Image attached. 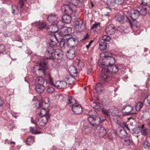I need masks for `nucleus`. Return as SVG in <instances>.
<instances>
[{
    "instance_id": "nucleus-23",
    "label": "nucleus",
    "mask_w": 150,
    "mask_h": 150,
    "mask_svg": "<svg viewBox=\"0 0 150 150\" xmlns=\"http://www.w3.org/2000/svg\"><path fill=\"white\" fill-rule=\"evenodd\" d=\"M68 71L70 75L76 76L78 73V71L74 65H71L69 68Z\"/></svg>"
},
{
    "instance_id": "nucleus-50",
    "label": "nucleus",
    "mask_w": 150,
    "mask_h": 150,
    "mask_svg": "<svg viewBox=\"0 0 150 150\" xmlns=\"http://www.w3.org/2000/svg\"><path fill=\"white\" fill-rule=\"evenodd\" d=\"M103 39L104 41H109L110 40L111 38L108 35H105L103 36Z\"/></svg>"
},
{
    "instance_id": "nucleus-34",
    "label": "nucleus",
    "mask_w": 150,
    "mask_h": 150,
    "mask_svg": "<svg viewBox=\"0 0 150 150\" xmlns=\"http://www.w3.org/2000/svg\"><path fill=\"white\" fill-rule=\"evenodd\" d=\"M106 4L109 6V8L111 9H114L116 4L115 0H107Z\"/></svg>"
},
{
    "instance_id": "nucleus-47",
    "label": "nucleus",
    "mask_w": 150,
    "mask_h": 150,
    "mask_svg": "<svg viewBox=\"0 0 150 150\" xmlns=\"http://www.w3.org/2000/svg\"><path fill=\"white\" fill-rule=\"evenodd\" d=\"M37 128L36 127H34L31 128V131L32 133H34L35 134H39L41 133V132L37 130Z\"/></svg>"
},
{
    "instance_id": "nucleus-31",
    "label": "nucleus",
    "mask_w": 150,
    "mask_h": 150,
    "mask_svg": "<svg viewBox=\"0 0 150 150\" xmlns=\"http://www.w3.org/2000/svg\"><path fill=\"white\" fill-rule=\"evenodd\" d=\"M100 57L104 60H107L109 57L112 56V54L109 52H103L100 55Z\"/></svg>"
},
{
    "instance_id": "nucleus-14",
    "label": "nucleus",
    "mask_w": 150,
    "mask_h": 150,
    "mask_svg": "<svg viewBox=\"0 0 150 150\" xmlns=\"http://www.w3.org/2000/svg\"><path fill=\"white\" fill-rule=\"evenodd\" d=\"M101 72L102 73L100 75V78L102 81L108 82L111 80L112 79L111 77L108 74L105 73L106 72H102V71Z\"/></svg>"
},
{
    "instance_id": "nucleus-29",
    "label": "nucleus",
    "mask_w": 150,
    "mask_h": 150,
    "mask_svg": "<svg viewBox=\"0 0 150 150\" xmlns=\"http://www.w3.org/2000/svg\"><path fill=\"white\" fill-rule=\"evenodd\" d=\"M83 24V22L81 21L77 20L75 23V25L76 26V28H78V29L77 30L79 31H81L84 29V27H82Z\"/></svg>"
},
{
    "instance_id": "nucleus-40",
    "label": "nucleus",
    "mask_w": 150,
    "mask_h": 150,
    "mask_svg": "<svg viewBox=\"0 0 150 150\" xmlns=\"http://www.w3.org/2000/svg\"><path fill=\"white\" fill-rule=\"evenodd\" d=\"M47 51L49 54H52L51 57L50 56V58H47V59H52V58L53 57V55H54V52L56 51V50L54 48V47H48Z\"/></svg>"
},
{
    "instance_id": "nucleus-9",
    "label": "nucleus",
    "mask_w": 150,
    "mask_h": 150,
    "mask_svg": "<svg viewBox=\"0 0 150 150\" xmlns=\"http://www.w3.org/2000/svg\"><path fill=\"white\" fill-rule=\"evenodd\" d=\"M97 130V136L99 137H103L107 133L106 129L100 125L96 126Z\"/></svg>"
},
{
    "instance_id": "nucleus-55",
    "label": "nucleus",
    "mask_w": 150,
    "mask_h": 150,
    "mask_svg": "<svg viewBox=\"0 0 150 150\" xmlns=\"http://www.w3.org/2000/svg\"><path fill=\"white\" fill-rule=\"evenodd\" d=\"M52 65L54 68H57L58 67V63L57 62L55 61L52 62Z\"/></svg>"
},
{
    "instance_id": "nucleus-33",
    "label": "nucleus",
    "mask_w": 150,
    "mask_h": 150,
    "mask_svg": "<svg viewBox=\"0 0 150 150\" xmlns=\"http://www.w3.org/2000/svg\"><path fill=\"white\" fill-rule=\"evenodd\" d=\"M116 20L121 24H123L126 22V20H128V19L124 16L120 15L117 17Z\"/></svg>"
},
{
    "instance_id": "nucleus-64",
    "label": "nucleus",
    "mask_w": 150,
    "mask_h": 150,
    "mask_svg": "<svg viewBox=\"0 0 150 150\" xmlns=\"http://www.w3.org/2000/svg\"><path fill=\"white\" fill-rule=\"evenodd\" d=\"M93 42V40H91L88 43V44L87 45H86V47H89L92 42Z\"/></svg>"
},
{
    "instance_id": "nucleus-38",
    "label": "nucleus",
    "mask_w": 150,
    "mask_h": 150,
    "mask_svg": "<svg viewBox=\"0 0 150 150\" xmlns=\"http://www.w3.org/2000/svg\"><path fill=\"white\" fill-rule=\"evenodd\" d=\"M117 123L120 127L123 128V129H124V128H125L129 131H130L126 122L123 121L119 122L117 120Z\"/></svg>"
},
{
    "instance_id": "nucleus-11",
    "label": "nucleus",
    "mask_w": 150,
    "mask_h": 150,
    "mask_svg": "<svg viewBox=\"0 0 150 150\" xmlns=\"http://www.w3.org/2000/svg\"><path fill=\"white\" fill-rule=\"evenodd\" d=\"M72 110L76 114H81L83 110L81 105L78 103H74L72 106Z\"/></svg>"
},
{
    "instance_id": "nucleus-22",
    "label": "nucleus",
    "mask_w": 150,
    "mask_h": 150,
    "mask_svg": "<svg viewBox=\"0 0 150 150\" xmlns=\"http://www.w3.org/2000/svg\"><path fill=\"white\" fill-rule=\"evenodd\" d=\"M67 36H69V38H68L69 39V40L67 42L73 45H72V47H75L78 43L79 41L77 39L75 38L72 37L71 35H70Z\"/></svg>"
},
{
    "instance_id": "nucleus-39",
    "label": "nucleus",
    "mask_w": 150,
    "mask_h": 150,
    "mask_svg": "<svg viewBox=\"0 0 150 150\" xmlns=\"http://www.w3.org/2000/svg\"><path fill=\"white\" fill-rule=\"evenodd\" d=\"M38 115L40 116H46L47 115H50L49 114V112H47L45 108H42L40 110V113L38 114Z\"/></svg>"
},
{
    "instance_id": "nucleus-32",
    "label": "nucleus",
    "mask_w": 150,
    "mask_h": 150,
    "mask_svg": "<svg viewBox=\"0 0 150 150\" xmlns=\"http://www.w3.org/2000/svg\"><path fill=\"white\" fill-rule=\"evenodd\" d=\"M58 19V16L55 14H51L47 17L48 21L50 23L54 22L57 21Z\"/></svg>"
},
{
    "instance_id": "nucleus-28",
    "label": "nucleus",
    "mask_w": 150,
    "mask_h": 150,
    "mask_svg": "<svg viewBox=\"0 0 150 150\" xmlns=\"http://www.w3.org/2000/svg\"><path fill=\"white\" fill-rule=\"evenodd\" d=\"M45 87L43 84L36 85L35 88L36 91L38 93H42L45 90Z\"/></svg>"
},
{
    "instance_id": "nucleus-6",
    "label": "nucleus",
    "mask_w": 150,
    "mask_h": 150,
    "mask_svg": "<svg viewBox=\"0 0 150 150\" xmlns=\"http://www.w3.org/2000/svg\"><path fill=\"white\" fill-rule=\"evenodd\" d=\"M118 68L117 66L112 65L108 66L106 68L102 69L101 71L102 72H107V73L115 74L118 72Z\"/></svg>"
},
{
    "instance_id": "nucleus-49",
    "label": "nucleus",
    "mask_w": 150,
    "mask_h": 150,
    "mask_svg": "<svg viewBox=\"0 0 150 150\" xmlns=\"http://www.w3.org/2000/svg\"><path fill=\"white\" fill-rule=\"evenodd\" d=\"M116 4L117 5H121L123 4L127 0H115Z\"/></svg>"
},
{
    "instance_id": "nucleus-48",
    "label": "nucleus",
    "mask_w": 150,
    "mask_h": 150,
    "mask_svg": "<svg viewBox=\"0 0 150 150\" xmlns=\"http://www.w3.org/2000/svg\"><path fill=\"white\" fill-rule=\"evenodd\" d=\"M141 128V126L134 128L133 130L134 132L136 134H138L140 132Z\"/></svg>"
},
{
    "instance_id": "nucleus-62",
    "label": "nucleus",
    "mask_w": 150,
    "mask_h": 150,
    "mask_svg": "<svg viewBox=\"0 0 150 150\" xmlns=\"http://www.w3.org/2000/svg\"><path fill=\"white\" fill-rule=\"evenodd\" d=\"M87 73L88 74H91L92 73V69H88L87 71Z\"/></svg>"
},
{
    "instance_id": "nucleus-30",
    "label": "nucleus",
    "mask_w": 150,
    "mask_h": 150,
    "mask_svg": "<svg viewBox=\"0 0 150 150\" xmlns=\"http://www.w3.org/2000/svg\"><path fill=\"white\" fill-rule=\"evenodd\" d=\"M119 136L121 139L128 137L127 133L125 129H120L118 132Z\"/></svg>"
},
{
    "instance_id": "nucleus-42",
    "label": "nucleus",
    "mask_w": 150,
    "mask_h": 150,
    "mask_svg": "<svg viewBox=\"0 0 150 150\" xmlns=\"http://www.w3.org/2000/svg\"><path fill=\"white\" fill-rule=\"evenodd\" d=\"M143 105L142 103L141 102H139L136 103L135 107L136 111H140L143 107Z\"/></svg>"
},
{
    "instance_id": "nucleus-26",
    "label": "nucleus",
    "mask_w": 150,
    "mask_h": 150,
    "mask_svg": "<svg viewBox=\"0 0 150 150\" xmlns=\"http://www.w3.org/2000/svg\"><path fill=\"white\" fill-rule=\"evenodd\" d=\"M75 76L71 75H67L66 76L65 80L67 83H68L69 84H72L75 82V79L74 77Z\"/></svg>"
},
{
    "instance_id": "nucleus-18",
    "label": "nucleus",
    "mask_w": 150,
    "mask_h": 150,
    "mask_svg": "<svg viewBox=\"0 0 150 150\" xmlns=\"http://www.w3.org/2000/svg\"><path fill=\"white\" fill-rule=\"evenodd\" d=\"M75 49L74 47H71V48L68 50L66 53V55L67 58L70 59H73L75 56Z\"/></svg>"
},
{
    "instance_id": "nucleus-17",
    "label": "nucleus",
    "mask_w": 150,
    "mask_h": 150,
    "mask_svg": "<svg viewBox=\"0 0 150 150\" xmlns=\"http://www.w3.org/2000/svg\"><path fill=\"white\" fill-rule=\"evenodd\" d=\"M63 57V53L60 49H57L54 53V55L52 58V59H61Z\"/></svg>"
},
{
    "instance_id": "nucleus-41",
    "label": "nucleus",
    "mask_w": 150,
    "mask_h": 150,
    "mask_svg": "<svg viewBox=\"0 0 150 150\" xmlns=\"http://www.w3.org/2000/svg\"><path fill=\"white\" fill-rule=\"evenodd\" d=\"M12 13L15 15L18 13V6L16 5H12Z\"/></svg>"
},
{
    "instance_id": "nucleus-27",
    "label": "nucleus",
    "mask_w": 150,
    "mask_h": 150,
    "mask_svg": "<svg viewBox=\"0 0 150 150\" xmlns=\"http://www.w3.org/2000/svg\"><path fill=\"white\" fill-rule=\"evenodd\" d=\"M70 15L67 14L63 15L62 17V22L66 23H70L71 20V18Z\"/></svg>"
},
{
    "instance_id": "nucleus-46",
    "label": "nucleus",
    "mask_w": 150,
    "mask_h": 150,
    "mask_svg": "<svg viewBox=\"0 0 150 150\" xmlns=\"http://www.w3.org/2000/svg\"><path fill=\"white\" fill-rule=\"evenodd\" d=\"M140 6H150L147 0H142V2Z\"/></svg>"
},
{
    "instance_id": "nucleus-54",
    "label": "nucleus",
    "mask_w": 150,
    "mask_h": 150,
    "mask_svg": "<svg viewBox=\"0 0 150 150\" xmlns=\"http://www.w3.org/2000/svg\"><path fill=\"white\" fill-rule=\"evenodd\" d=\"M54 90V88L52 87H49L48 88L47 91L49 93H51L53 92Z\"/></svg>"
},
{
    "instance_id": "nucleus-36",
    "label": "nucleus",
    "mask_w": 150,
    "mask_h": 150,
    "mask_svg": "<svg viewBox=\"0 0 150 150\" xmlns=\"http://www.w3.org/2000/svg\"><path fill=\"white\" fill-rule=\"evenodd\" d=\"M105 60H100L98 62V64L99 66L100 67H103V68H106V67H108V64L106 62H105Z\"/></svg>"
},
{
    "instance_id": "nucleus-51",
    "label": "nucleus",
    "mask_w": 150,
    "mask_h": 150,
    "mask_svg": "<svg viewBox=\"0 0 150 150\" xmlns=\"http://www.w3.org/2000/svg\"><path fill=\"white\" fill-rule=\"evenodd\" d=\"M18 4L21 8H23L24 6V3L23 0H19Z\"/></svg>"
},
{
    "instance_id": "nucleus-37",
    "label": "nucleus",
    "mask_w": 150,
    "mask_h": 150,
    "mask_svg": "<svg viewBox=\"0 0 150 150\" xmlns=\"http://www.w3.org/2000/svg\"><path fill=\"white\" fill-rule=\"evenodd\" d=\"M106 62L108 64V66H110L113 65L115 63V58L111 56L107 59Z\"/></svg>"
},
{
    "instance_id": "nucleus-60",
    "label": "nucleus",
    "mask_w": 150,
    "mask_h": 150,
    "mask_svg": "<svg viewBox=\"0 0 150 150\" xmlns=\"http://www.w3.org/2000/svg\"><path fill=\"white\" fill-rule=\"evenodd\" d=\"M46 29H47V31L49 32H50L51 31H52L51 30H50V29L52 28V26H47L46 25V27H45Z\"/></svg>"
},
{
    "instance_id": "nucleus-13",
    "label": "nucleus",
    "mask_w": 150,
    "mask_h": 150,
    "mask_svg": "<svg viewBox=\"0 0 150 150\" xmlns=\"http://www.w3.org/2000/svg\"><path fill=\"white\" fill-rule=\"evenodd\" d=\"M93 108L98 111L101 110L102 112L107 116H110L112 114L111 112L109 110L104 108L101 109L100 106L97 104H95L93 107Z\"/></svg>"
},
{
    "instance_id": "nucleus-20",
    "label": "nucleus",
    "mask_w": 150,
    "mask_h": 150,
    "mask_svg": "<svg viewBox=\"0 0 150 150\" xmlns=\"http://www.w3.org/2000/svg\"><path fill=\"white\" fill-rule=\"evenodd\" d=\"M138 9L141 15H145L148 12L150 11V7L146 6H140Z\"/></svg>"
},
{
    "instance_id": "nucleus-52",
    "label": "nucleus",
    "mask_w": 150,
    "mask_h": 150,
    "mask_svg": "<svg viewBox=\"0 0 150 150\" xmlns=\"http://www.w3.org/2000/svg\"><path fill=\"white\" fill-rule=\"evenodd\" d=\"M150 143L149 142L145 140L144 142V146L145 148H147L150 146Z\"/></svg>"
},
{
    "instance_id": "nucleus-57",
    "label": "nucleus",
    "mask_w": 150,
    "mask_h": 150,
    "mask_svg": "<svg viewBox=\"0 0 150 150\" xmlns=\"http://www.w3.org/2000/svg\"><path fill=\"white\" fill-rule=\"evenodd\" d=\"M146 101L147 103V105H150V94H149L147 96Z\"/></svg>"
},
{
    "instance_id": "nucleus-4",
    "label": "nucleus",
    "mask_w": 150,
    "mask_h": 150,
    "mask_svg": "<svg viewBox=\"0 0 150 150\" xmlns=\"http://www.w3.org/2000/svg\"><path fill=\"white\" fill-rule=\"evenodd\" d=\"M47 76L48 79V82L51 86H53L59 88H63V87L61 85V83H63L64 84H66V82L64 81H57L55 83H54L52 79L50 74H48Z\"/></svg>"
},
{
    "instance_id": "nucleus-10",
    "label": "nucleus",
    "mask_w": 150,
    "mask_h": 150,
    "mask_svg": "<svg viewBox=\"0 0 150 150\" xmlns=\"http://www.w3.org/2000/svg\"><path fill=\"white\" fill-rule=\"evenodd\" d=\"M73 7L70 5L65 4L62 7L61 10L62 12L65 13L66 14L71 15L73 12L72 8Z\"/></svg>"
},
{
    "instance_id": "nucleus-21",
    "label": "nucleus",
    "mask_w": 150,
    "mask_h": 150,
    "mask_svg": "<svg viewBox=\"0 0 150 150\" xmlns=\"http://www.w3.org/2000/svg\"><path fill=\"white\" fill-rule=\"evenodd\" d=\"M68 2L72 6L82 8L83 7V4L81 2L78 3L76 0H68Z\"/></svg>"
},
{
    "instance_id": "nucleus-44",
    "label": "nucleus",
    "mask_w": 150,
    "mask_h": 150,
    "mask_svg": "<svg viewBox=\"0 0 150 150\" xmlns=\"http://www.w3.org/2000/svg\"><path fill=\"white\" fill-rule=\"evenodd\" d=\"M67 100L68 105H71L76 102L75 100L71 96H68Z\"/></svg>"
},
{
    "instance_id": "nucleus-15",
    "label": "nucleus",
    "mask_w": 150,
    "mask_h": 150,
    "mask_svg": "<svg viewBox=\"0 0 150 150\" xmlns=\"http://www.w3.org/2000/svg\"><path fill=\"white\" fill-rule=\"evenodd\" d=\"M59 36V34L57 32H56L55 34L51 35L50 37V47H54L57 44L55 42L54 40H57V37Z\"/></svg>"
},
{
    "instance_id": "nucleus-56",
    "label": "nucleus",
    "mask_w": 150,
    "mask_h": 150,
    "mask_svg": "<svg viewBox=\"0 0 150 150\" xmlns=\"http://www.w3.org/2000/svg\"><path fill=\"white\" fill-rule=\"evenodd\" d=\"M99 46H103V47H107V45L106 43H105L104 41H102L100 43Z\"/></svg>"
},
{
    "instance_id": "nucleus-45",
    "label": "nucleus",
    "mask_w": 150,
    "mask_h": 150,
    "mask_svg": "<svg viewBox=\"0 0 150 150\" xmlns=\"http://www.w3.org/2000/svg\"><path fill=\"white\" fill-rule=\"evenodd\" d=\"M141 129L140 132L144 136H146L147 134L146 128L144 127V125H143L141 126Z\"/></svg>"
},
{
    "instance_id": "nucleus-61",
    "label": "nucleus",
    "mask_w": 150,
    "mask_h": 150,
    "mask_svg": "<svg viewBox=\"0 0 150 150\" xmlns=\"http://www.w3.org/2000/svg\"><path fill=\"white\" fill-rule=\"evenodd\" d=\"M77 2H78V3H79L80 2L82 3L81 4H83V7H84V3L83 2L86 1V0H76Z\"/></svg>"
},
{
    "instance_id": "nucleus-53",
    "label": "nucleus",
    "mask_w": 150,
    "mask_h": 150,
    "mask_svg": "<svg viewBox=\"0 0 150 150\" xmlns=\"http://www.w3.org/2000/svg\"><path fill=\"white\" fill-rule=\"evenodd\" d=\"M100 24L99 23H95L93 24L91 28V30H92L97 28L98 25H100Z\"/></svg>"
},
{
    "instance_id": "nucleus-12",
    "label": "nucleus",
    "mask_w": 150,
    "mask_h": 150,
    "mask_svg": "<svg viewBox=\"0 0 150 150\" xmlns=\"http://www.w3.org/2000/svg\"><path fill=\"white\" fill-rule=\"evenodd\" d=\"M71 32V27H62L61 29V33L59 34L61 36H69L70 35V33Z\"/></svg>"
},
{
    "instance_id": "nucleus-43",
    "label": "nucleus",
    "mask_w": 150,
    "mask_h": 150,
    "mask_svg": "<svg viewBox=\"0 0 150 150\" xmlns=\"http://www.w3.org/2000/svg\"><path fill=\"white\" fill-rule=\"evenodd\" d=\"M34 142V138L32 137H30L28 138L26 143L28 145L30 146L33 144Z\"/></svg>"
},
{
    "instance_id": "nucleus-7",
    "label": "nucleus",
    "mask_w": 150,
    "mask_h": 150,
    "mask_svg": "<svg viewBox=\"0 0 150 150\" xmlns=\"http://www.w3.org/2000/svg\"><path fill=\"white\" fill-rule=\"evenodd\" d=\"M133 109V107L129 105L123 106L121 108V110L122 111L123 113L125 115L134 114V113L132 112Z\"/></svg>"
},
{
    "instance_id": "nucleus-19",
    "label": "nucleus",
    "mask_w": 150,
    "mask_h": 150,
    "mask_svg": "<svg viewBox=\"0 0 150 150\" xmlns=\"http://www.w3.org/2000/svg\"><path fill=\"white\" fill-rule=\"evenodd\" d=\"M115 27L112 25H109L105 28V31L106 33L110 35H113L115 33Z\"/></svg>"
},
{
    "instance_id": "nucleus-5",
    "label": "nucleus",
    "mask_w": 150,
    "mask_h": 150,
    "mask_svg": "<svg viewBox=\"0 0 150 150\" xmlns=\"http://www.w3.org/2000/svg\"><path fill=\"white\" fill-rule=\"evenodd\" d=\"M121 141L124 148H129L131 147V146L133 144L131 138L129 137L122 139Z\"/></svg>"
},
{
    "instance_id": "nucleus-2",
    "label": "nucleus",
    "mask_w": 150,
    "mask_h": 150,
    "mask_svg": "<svg viewBox=\"0 0 150 150\" xmlns=\"http://www.w3.org/2000/svg\"><path fill=\"white\" fill-rule=\"evenodd\" d=\"M140 15L141 14L138 9L132 11L129 16H126V17L127 19H128V22L131 28L132 27L133 25H135L136 20L138 18Z\"/></svg>"
},
{
    "instance_id": "nucleus-16",
    "label": "nucleus",
    "mask_w": 150,
    "mask_h": 150,
    "mask_svg": "<svg viewBox=\"0 0 150 150\" xmlns=\"http://www.w3.org/2000/svg\"><path fill=\"white\" fill-rule=\"evenodd\" d=\"M105 119V117L98 116L93 121L91 125L93 126L99 125V124L103 122Z\"/></svg>"
},
{
    "instance_id": "nucleus-8",
    "label": "nucleus",
    "mask_w": 150,
    "mask_h": 150,
    "mask_svg": "<svg viewBox=\"0 0 150 150\" xmlns=\"http://www.w3.org/2000/svg\"><path fill=\"white\" fill-rule=\"evenodd\" d=\"M89 117H88V121L89 123L91 125L93 121L98 116V114L95 110H91L88 112Z\"/></svg>"
},
{
    "instance_id": "nucleus-35",
    "label": "nucleus",
    "mask_w": 150,
    "mask_h": 150,
    "mask_svg": "<svg viewBox=\"0 0 150 150\" xmlns=\"http://www.w3.org/2000/svg\"><path fill=\"white\" fill-rule=\"evenodd\" d=\"M45 81V79L42 77H37L35 80L36 85H43Z\"/></svg>"
},
{
    "instance_id": "nucleus-25",
    "label": "nucleus",
    "mask_w": 150,
    "mask_h": 150,
    "mask_svg": "<svg viewBox=\"0 0 150 150\" xmlns=\"http://www.w3.org/2000/svg\"><path fill=\"white\" fill-rule=\"evenodd\" d=\"M33 26H38L39 29H42L45 28L46 27L45 23L43 21H36L34 23H32Z\"/></svg>"
},
{
    "instance_id": "nucleus-63",
    "label": "nucleus",
    "mask_w": 150,
    "mask_h": 150,
    "mask_svg": "<svg viewBox=\"0 0 150 150\" xmlns=\"http://www.w3.org/2000/svg\"><path fill=\"white\" fill-rule=\"evenodd\" d=\"M89 34H88V33H87L86 34V35L84 36L83 40H85L86 39L88 38L89 37Z\"/></svg>"
},
{
    "instance_id": "nucleus-3",
    "label": "nucleus",
    "mask_w": 150,
    "mask_h": 150,
    "mask_svg": "<svg viewBox=\"0 0 150 150\" xmlns=\"http://www.w3.org/2000/svg\"><path fill=\"white\" fill-rule=\"evenodd\" d=\"M50 117V115H47V116H43L38 119V121L36 122H35V125L38 128H40L39 127V125L41 126H44L48 122V119Z\"/></svg>"
},
{
    "instance_id": "nucleus-24",
    "label": "nucleus",
    "mask_w": 150,
    "mask_h": 150,
    "mask_svg": "<svg viewBox=\"0 0 150 150\" xmlns=\"http://www.w3.org/2000/svg\"><path fill=\"white\" fill-rule=\"evenodd\" d=\"M104 89L102 84L100 83H98L96 85L95 88L93 90V91L95 93H101Z\"/></svg>"
},
{
    "instance_id": "nucleus-1",
    "label": "nucleus",
    "mask_w": 150,
    "mask_h": 150,
    "mask_svg": "<svg viewBox=\"0 0 150 150\" xmlns=\"http://www.w3.org/2000/svg\"><path fill=\"white\" fill-rule=\"evenodd\" d=\"M47 64L45 61L41 62L40 63L39 65H36L34 68V73L35 74L38 75V74H45V71L48 69Z\"/></svg>"
},
{
    "instance_id": "nucleus-59",
    "label": "nucleus",
    "mask_w": 150,
    "mask_h": 150,
    "mask_svg": "<svg viewBox=\"0 0 150 150\" xmlns=\"http://www.w3.org/2000/svg\"><path fill=\"white\" fill-rule=\"evenodd\" d=\"M5 47H0V54H5Z\"/></svg>"
},
{
    "instance_id": "nucleus-58",
    "label": "nucleus",
    "mask_w": 150,
    "mask_h": 150,
    "mask_svg": "<svg viewBox=\"0 0 150 150\" xmlns=\"http://www.w3.org/2000/svg\"><path fill=\"white\" fill-rule=\"evenodd\" d=\"M3 35L5 37H9L10 35V33L7 31H5L4 32Z\"/></svg>"
}]
</instances>
